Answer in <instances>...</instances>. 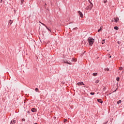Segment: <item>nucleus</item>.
I'll return each instance as SVG.
<instances>
[{"label":"nucleus","instance_id":"obj_1","mask_svg":"<svg viewBox=\"0 0 124 124\" xmlns=\"http://www.w3.org/2000/svg\"><path fill=\"white\" fill-rule=\"evenodd\" d=\"M88 42H89V45H90V46H93V43H94V40L91 37H89L88 39Z\"/></svg>","mask_w":124,"mask_h":124},{"label":"nucleus","instance_id":"obj_2","mask_svg":"<svg viewBox=\"0 0 124 124\" xmlns=\"http://www.w3.org/2000/svg\"><path fill=\"white\" fill-rule=\"evenodd\" d=\"M93 4H90L85 8V9L86 10H91L93 9Z\"/></svg>","mask_w":124,"mask_h":124},{"label":"nucleus","instance_id":"obj_3","mask_svg":"<svg viewBox=\"0 0 124 124\" xmlns=\"http://www.w3.org/2000/svg\"><path fill=\"white\" fill-rule=\"evenodd\" d=\"M78 13V14H79L80 17H81V18H82V17L84 16V15H83V13H82L81 12V11H79Z\"/></svg>","mask_w":124,"mask_h":124},{"label":"nucleus","instance_id":"obj_4","mask_svg":"<svg viewBox=\"0 0 124 124\" xmlns=\"http://www.w3.org/2000/svg\"><path fill=\"white\" fill-rule=\"evenodd\" d=\"M77 85L78 86H82V85H85V84H84L83 82H79L77 83Z\"/></svg>","mask_w":124,"mask_h":124},{"label":"nucleus","instance_id":"obj_5","mask_svg":"<svg viewBox=\"0 0 124 124\" xmlns=\"http://www.w3.org/2000/svg\"><path fill=\"white\" fill-rule=\"evenodd\" d=\"M40 23L42 25H43V26H45V27H46V28L47 29V30H48V31H51V30H50V29H49V28H48V27H47V26H46L45 24H44L43 23H41V22H40Z\"/></svg>","mask_w":124,"mask_h":124},{"label":"nucleus","instance_id":"obj_6","mask_svg":"<svg viewBox=\"0 0 124 124\" xmlns=\"http://www.w3.org/2000/svg\"><path fill=\"white\" fill-rule=\"evenodd\" d=\"M13 23V20H9V22H8L9 25H12Z\"/></svg>","mask_w":124,"mask_h":124},{"label":"nucleus","instance_id":"obj_7","mask_svg":"<svg viewBox=\"0 0 124 124\" xmlns=\"http://www.w3.org/2000/svg\"><path fill=\"white\" fill-rule=\"evenodd\" d=\"M114 22L117 23V22H119V17L114 18Z\"/></svg>","mask_w":124,"mask_h":124},{"label":"nucleus","instance_id":"obj_8","mask_svg":"<svg viewBox=\"0 0 124 124\" xmlns=\"http://www.w3.org/2000/svg\"><path fill=\"white\" fill-rule=\"evenodd\" d=\"M16 124V120H13V121H11V124Z\"/></svg>","mask_w":124,"mask_h":124},{"label":"nucleus","instance_id":"obj_9","mask_svg":"<svg viewBox=\"0 0 124 124\" xmlns=\"http://www.w3.org/2000/svg\"><path fill=\"white\" fill-rule=\"evenodd\" d=\"M97 101L98 102H99L100 103H102V100H101V99H97Z\"/></svg>","mask_w":124,"mask_h":124},{"label":"nucleus","instance_id":"obj_10","mask_svg":"<svg viewBox=\"0 0 124 124\" xmlns=\"http://www.w3.org/2000/svg\"><path fill=\"white\" fill-rule=\"evenodd\" d=\"M31 112H33L34 113V112H36V109H31Z\"/></svg>","mask_w":124,"mask_h":124},{"label":"nucleus","instance_id":"obj_11","mask_svg":"<svg viewBox=\"0 0 124 124\" xmlns=\"http://www.w3.org/2000/svg\"><path fill=\"white\" fill-rule=\"evenodd\" d=\"M93 76H97V73H94L93 74Z\"/></svg>","mask_w":124,"mask_h":124},{"label":"nucleus","instance_id":"obj_12","mask_svg":"<svg viewBox=\"0 0 124 124\" xmlns=\"http://www.w3.org/2000/svg\"><path fill=\"white\" fill-rule=\"evenodd\" d=\"M122 103V100H120L118 101H117V104H120Z\"/></svg>","mask_w":124,"mask_h":124},{"label":"nucleus","instance_id":"obj_13","mask_svg":"<svg viewBox=\"0 0 124 124\" xmlns=\"http://www.w3.org/2000/svg\"><path fill=\"white\" fill-rule=\"evenodd\" d=\"M114 30L118 31V30H119V27H118L117 26L114 27Z\"/></svg>","mask_w":124,"mask_h":124},{"label":"nucleus","instance_id":"obj_14","mask_svg":"<svg viewBox=\"0 0 124 124\" xmlns=\"http://www.w3.org/2000/svg\"><path fill=\"white\" fill-rule=\"evenodd\" d=\"M5 0H1L0 3H2V2H3V3H4Z\"/></svg>","mask_w":124,"mask_h":124},{"label":"nucleus","instance_id":"obj_15","mask_svg":"<svg viewBox=\"0 0 124 124\" xmlns=\"http://www.w3.org/2000/svg\"><path fill=\"white\" fill-rule=\"evenodd\" d=\"M104 43H105V39L102 40V44H104Z\"/></svg>","mask_w":124,"mask_h":124},{"label":"nucleus","instance_id":"obj_16","mask_svg":"<svg viewBox=\"0 0 124 124\" xmlns=\"http://www.w3.org/2000/svg\"><path fill=\"white\" fill-rule=\"evenodd\" d=\"M116 81L117 82H119V81H120V78L118 77L116 78Z\"/></svg>","mask_w":124,"mask_h":124},{"label":"nucleus","instance_id":"obj_17","mask_svg":"<svg viewBox=\"0 0 124 124\" xmlns=\"http://www.w3.org/2000/svg\"><path fill=\"white\" fill-rule=\"evenodd\" d=\"M95 83L96 84H98V83H99V80H96V81H95Z\"/></svg>","mask_w":124,"mask_h":124},{"label":"nucleus","instance_id":"obj_18","mask_svg":"<svg viewBox=\"0 0 124 124\" xmlns=\"http://www.w3.org/2000/svg\"><path fill=\"white\" fill-rule=\"evenodd\" d=\"M102 31V29L101 28H100V29H99L98 30V32H99V31Z\"/></svg>","mask_w":124,"mask_h":124},{"label":"nucleus","instance_id":"obj_19","mask_svg":"<svg viewBox=\"0 0 124 124\" xmlns=\"http://www.w3.org/2000/svg\"><path fill=\"white\" fill-rule=\"evenodd\" d=\"M65 63H68V64H70V65L72 64L71 62H65Z\"/></svg>","mask_w":124,"mask_h":124},{"label":"nucleus","instance_id":"obj_20","mask_svg":"<svg viewBox=\"0 0 124 124\" xmlns=\"http://www.w3.org/2000/svg\"><path fill=\"white\" fill-rule=\"evenodd\" d=\"M119 70H123V67H120L119 69Z\"/></svg>","mask_w":124,"mask_h":124},{"label":"nucleus","instance_id":"obj_21","mask_svg":"<svg viewBox=\"0 0 124 124\" xmlns=\"http://www.w3.org/2000/svg\"><path fill=\"white\" fill-rule=\"evenodd\" d=\"M35 91H36V92H38V91H39V90H38V88H36L35 89Z\"/></svg>","mask_w":124,"mask_h":124},{"label":"nucleus","instance_id":"obj_22","mask_svg":"<svg viewBox=\"0 0 124 124\" xmlns=\"http://www.w3.org/2000/svg\"><path fill=\"white\" fill-rule=\"evenodd\" d=\"M90 94H92V95H93V94H94V93L93 92L91 93Z\"/></svg>","mask_w":124,"mask_h":124},{"label":"nucleus","instance_id":"obj_23","mask_svg":"<svg viewBox=\"0 0 124 124\" xmlns=\"http://www.w3.org/2000/svg\"><path fill=\"white\" fill-rule=\"evenodd\" d=\"M66 122H67V119H64V123H66Z\"/></svg>","mask_w":124,"mask_h":124},{"label":"nucleus","instance_id":"obj_24","mask_svg":"<svg viewBox=\"0 0 124 124\" xmlns=\"http://www.w3.org/2000/svg\"><path fill=\"white\" fill-rule=\"evenodd\" d=\"M107 2V0H104V3H106Z\"/></svg>","mask_w":124,"mask_h":124},{"label":"nucleus","instance_id":"obj_25","mask_svg":"<svg viewBox=\"0 0 124 124\" xmlns=\"http://www.w3.org/2000/svg\"><path fill=\"white\" fill-rule=\"evenodd\" d=\"M23 2H24V0H21V4H23Z\"/></svg>","mask_w":124,"mask_h":124},{"label":"nucleus","instance_id":"obj_26","mask_svg":"<svg viewBox=\"0 0 124 124\" xmlns=\"http://www.w3.org/2000/svg\"><path fill=\"white\" fill-rule=\"evenodd\" d=\"M106 70H107V71H109V68H107L106 69Z\"/></svg>","mask_w":124,"mask_h":124},{"label":"nucleus","instance_id":"obj_27","mask_svg":"<svg viewBox=\"0 0 124 124\" xmlns=\"http://www.w3.org/2000/svg\"><path fill=\"white\" fill-rule=\"evenodd\" d=\"M27 113H28V114H30V113H31V112H30L29 110H28V111H27Z\"/></svg>","mask_w":124,"mask_h":124},{"label":"nucleus","instance_id":"obj_28","mask_svg":"<svg viewBox=\"0 0 124 124\" xmlns=\"http://www.w3.org/2000/svg\"><path fill=\"white\" fill-rule=\"evenodd\" d=\"M22 121H23L24 122H25V121H26V119H25V118H23L22 119Z\"/></svg>","mask_w":124,"mask_h":124},{"label":"nucleus","instance_id":"obj_29","mask_svg":"<svg viewBox=\"0 0 124 124\" xmlns=\"http://www.w3.org/2000/svg\"><path fill=\"white\" fill-rule=\"evenodd\" d=\"M89 2H90V4H93V3H92L90 0H89Z\"/></svg>","mask_w":124,"mask_h":124},{"label":"nucleus","instance_id":"obj_30","mask_svg":"<svg viewBox=\"0 0 124 124\" xmlns=\"http://www.w3.org/2000/svg\"><path fill=\"white\" fill-rule=\"evenodd\" d=\"M76 29H77V28H74V29H73V30H76Z\"/></svg>","mask_w":124,"mask_h":124},{"label":"nucleus","instance_id":"obj_31","mask_svg":"<svg viewBox=\"0 0 124 124\" xmlns=\"http://www.w3.org/2000/svg\"><path fill=\"white\" fill-rule=\"evenodd\" d=\"M111 22H112V23L114 22V20H112Z\"/></svg>","mask_w":124,"mask_h":124},{"label":"nucleus","instance_id":"obj_32","mask_svg":"<svg viewBox=\"0 0 124 124\" xmlns=\"http://www.w3.org/2000/svg\"><path fill=\"white\" fill-rule=\"evenodd\" d=\"M118 44H120V42H118Z\"/></svg>","mask_w":124,"mask_h":124},{"label":"nucleus","instance_id":"obj_33","mask_svg":"<svg viewBox=\"0 0 124 124\" xmlns=\"http://www.w3.org/2000/svg\"><path fill=\"white\" fill-rule=\"evenodd\" d=\"M74 62H76V61H77V60H74Z\"/></svg>","mask_w":124,"mask_h":124},{"label":"nucleus","instance_id":"obj_34","mask_svg":"<svg viewBox=\"0 0 124 124\" xmlns=\"http://www.w3.org/2000/svg\"><path fill=\"white\" fill-rule=\"evenodd\" d=\"M109 112H110V109H108V113H109Z\"/></svg>","mask_w":124,"mask_h":124},{"label":"nucleus","instance_id":"obj_35","mask_svg":"<svg viewBox=\"0 0 124 124\" xmlns=\"http://www.w3.org/2000/svg\"><path fill=\"white\" fill-rule=\"evenodd\" d=\"M123 73H124V71H122V74H123Z\"/></svg>","mask_w":124,"mask_h":124},{"label":"nucleus","instance_id":"obj_36","mask_svg":"<svg viewBox=\"0 0 124 124\" xmlns=\"http://www.w3.org/2000/svg\"><path fill=\"white\" fill-rule=\"evenodd\" d=\"M111 56H109V58H111Z\"/></svg>","mask_w":124,"mask_h":124},{"label":"nucleus","instance_id":"obj_37","mask_svg":"<svg viewBox=\"0 0 124 124\" xmlns=\"http://www.w3.org/2000/svg\"><path fill=\"white\" fill-rule=\"evenodd\" d=\"M32 109H34V108H32Z\"/></svg>","mask_w":124,"mask_h":124}]
</instances>
